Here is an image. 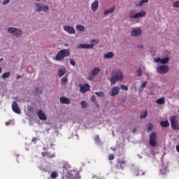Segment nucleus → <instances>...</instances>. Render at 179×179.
Masks as SVG:
<instances>
[{"label": "nucleus", "mask_w": 179, "mask_h": 179, "mask_svg": "<svg viewBox=\"0 0 179 179\" xmlns=\"http://www.w3.org/2000/svg\"><path fill=\"white\" fill-rule=\"evenodd\" d=\"M146 16V12L144 10H141L140 13H135L134 17L135 19H137L138 17H143Z\"/></svg>", "instance_id": "obj_20"}, {"label": "nucleus", "mask_w": 179, "mask_h": 179, "mask_svg": "<svg viewBox=\"0 0 179 179\" xmlns=\"http://www.w3.org/2000/svg\"><path fill=\"white\" fill-rule=\"evenodd\" d=\"M147 116H148V111L145 110L143 113H141L140 115V119L143 120L144 118H146Z\"/></svg>", "instance_id": "obj_31"}, {"label": "nucleus", "mask_w": 179, "mask_h": 179, "mask_svg": "<svg viewBox=\"0 0 179 179\" xmlns=\"http://www.w3.org/2000/svg\"><path fill=\"white\" fill-rule=\"evenodd\" d=\"M94 141L96 145H100L101 143V141L100 140V136L96 135L95 137H94Z\"/></svg>", "instance_id": "obj_24"}, {"label": "nucleus", "mask_w": 179, "mask_h": 179, "mask_svg": "<svg viewBox=\"0 0 179 179\" xmlns=\"http://www.w3.org/2000/svg\"><path fill=\"white\" fill-rule=\"evenodd\" d=\"M160 125L162 127L166 128L170 126V123L169 122V120L161 121Z\"/></svg>", "instance_id": "obj_22"}, {"label": "nucleus", "mask_w": 179, "mask_h": 179, "mask_svg": "<svg viewBox=\"0 0 179 179\" xmlns=\"http://www.w3.org/2000/svg\"><path fill=\"white\" fill-rule=\"evenodd\" d=\"M115 159V155L114 154H110L108 155V160L111 161V160H114Z\"/></svg>", "instance_id": "obj_42"}, {"label": "nucleus", "mask_w": 179, "mask_h": 179, "mask_svg": "<svg viewBox=\"0 0 179 179\" xmlns=\"http://www.w3.org/2000/svg\"><path fill=\"white\" fill-rule=\"evenodd\" d=\"M92 101L93 102V103L94 105L96 106V107H98V108L100 107V106L97 104V101L96 100V96H92Z\"/></svg>", "instance_id": "obj_34"}, {"label": "nucleus", "mask_w": 179, "mask_h": 179, "mask_svg": "<svg viewBox=\"0 0 179 179\" xmlns=\"http://www.w3.org/2000/svg\"><path fill=\"white\" fill-rule=\"evenodd\" d=\"M60 103L61 104H66V105L71 104V99L67 97L61 96L60 97Z\"/></svg>", "instance_id": "obj_16"}, {"label": "nucleus", "mask_w": 179, "mask_h": 179, "mask_svg": "<svg viewBox=\"0 0 179 179\" xmlns=\"http://www.w3.org/2000/svg\"><path fill=\"white\" fill-rule=\"evenodd\" d=\"M155 103H157L159 105L165 104V103H166L165 97H161V98L157 99L155 101Z\"/></svg>", "instance_id": "obj_21"}, {"label": "nucleus", "mask_w": 179, "mask_h": 179, "mask_svg": "<svg viewBox=\"0 0 179 179\" xmlns=\"http://www.w3.org/2000/svg\"><path fill=\"white\" fill-rule=\"evenodd\" d=\"M58 177V173L56 171H53L50 174V178L55 179Z\"/></svg>", "instance_id": "obj_33"}, {"label": "nucleus", "mask_w": 179, "mask_h": 179, "mask_svg": "<svg viewBox=\"0 0 179 179\" xmlns=\"http://www.w3.org/2000/svg\"><path fill=\"white\" fill-rule=\"evenodd\" d=\"M134 173L136 176H140V173H141L142 176H144L145 174L144 172H142V171H138V170H136Z\"/></svg>", "instance_id": "obj_37"}, {"label": "nucleus", "mask_w": 179, "mask_h": 179, "mask_svg": "<svg viewBox=\"0 0 179 179\" xmlns=\"http://www.w3.org/2000/svg\"><path fill=\"white\" fill-rule=\"evenodd\" d=\"M36 94L35 96H39L41 94H43V90L42 88L36 87V90H35Z\"/></svg>", "instance_id": "obj_28"}, {"label": "nucleus", "mask_w": 179, "mask_h": 179, "mask_svg": "<svg viewBox=\"0 0 179 179\" xmlns=\"http://www.w3.org/2000/svg\"><path fill=\"white\" fill-rule=\"evenodd\" d=\"M157 134L155 132H152L150 135V142L148 143L149 145L153 148L157 145Z\"/></svg>", "instance_id": "obj_9"}, {"label": "nucleus", "mask_w": 179, "mask_h": 179, "mask_svg": "<svg viewBox=\"0 0 179 179\" xmlns=\"http://www.w3.org/2000/svg\"><path fill=\"white\" fill-rule=\"evenodd\" d=\"M95 94H96V96H101V97L105 96L104 92H95Z\"/></svg>", "instance_id": "obj_36"}, {"label": "nucleus", "mask_w": 179, "mask_h": 179, "mask_svg": "<svg viewBox=\"0 0 179 179\" xmlns=\"http://www.w3.org/2000/svg\"><path fill=\"white\" fill-rule=\"evenodd\" d=\"M99 179H102V178H99Z\"/></svg>", "instance_id": "obj_61"}, {"label": "nucleus", "mask_w": 179, "mask_h": 179, "mask_svg": "<svg viewBox=\"0 0 179 179\" xmlns=\"http://www.w3.org/2000/svg\"><path fill=\"white\" fill-rule=\"evenodd\" d=\"M92 43H94L98 44V43H99V41H96L95 39H93V40L92 41Z\"/></svg>", "instance_id": "obj_51"}, {"label": "nucleus", "mask_w": 179, "mask_h": 179, "mask_svg": "<svg viewBox=\"0 0 179 179\" xmlns=\"http://www.w3.org/2000/svg\"><path fill=\"white\" fill-rule=\"evenodd\" d=\"M132 132L135 134V132H136V129H134V130H132Z\"/></svg>", "instance_id": "obj_55"}, {"label": "nucleus", "mask_w": 179, "mask_h": 179, "mask_svg": "<svg viewBox=\"0 0 179 179\" xmlns=\"http://www.w3.org/2000/svg\"><path fill=\"white\" fill-rule=\"evenodd\" d=\"M120 88H121L122 90L125 91V92H127V91H128V87H127V86L124 85H120Z\"/></svg>", "instance_id": "obj_39"}, {"label": "nucleus", "mask_w": 179, "mask_h": 179, "mask_svg": "<svg viewBox=\"0 0 179 179\" xmlns=\"http://www.w3.org/2000/svg\"><path fill=\"white\" fill-rule=\"evenodd\" d=\"M37 115H38V117H39L40 120H46L45 113H44L42 110H38Z\"/></svg>", "instance_id": "obj_17"}, {"label": "nucleus", "mask_w": 179, "mask_h": 179, "mask_svg": "<svg viewBox=\"0 0 179 179\" xmlns=\"http://www.w3.org/2000/svg\"><path fill=\"white\" fill-rule=\"evenodd\" d=\"M41 155H43V157H48V158L55 157V153H51L50 152H43V153H41Z\"/></svg>", "instance_id": "obj_18"}, {"label": "nucleus", "mask_w": 179, "mask_h": 179, "mask_svg": "<svg viewBox=\"0 0 179 179\" xmlns=\"http://www.w3.org/2000/svg\"><path fill=\"white\" fill-rule=\"evenodd\" d=\"M123 72H122L120 69H115L112 73V77L110 78L111 85H114L117 81L123 80Z\"/></svg>", "instance_id": "obj_1"}, {"label": "nucleus", "mask_w": 179, "mask_h": 179, "mask_svg": "<svg viewBox=\"0 0 179 179\" xmlns=\"http://www.w3.org/2000/svg\"><path fill=\"white\" fill-rule=\"evenodd\" d=\"M138 48H143V45H138Z\"/></svg>", "instance_id": "obj_54"}, {"label": "nucleus", "mask_w": 179, "mask_h": 179, "mask_svg": "<svg viewBox=\"0 0 179 179\" xmlns=\"http://www.w3.org/2000/svg\"><path fill=\"white\" fill-rule=\"evenodd\" d=\"M146 85H147V82H143V83L141 84L142 90L145 88Z\"/></svg>", "instance_id": "obj_48"}, {"label": "nucleus", "mask_w": 179, "mask_h": 179, "mask_svg": "<svg viewBox=\"0 0 179 179\" xmlns=\"http://www.w3.org/2000/svg\"><path fill=\"white\" fill-rule=\"evenodd\" d=\"M171 127L173 129H179V124L177 120L176 116H171L170 117Z\"/></svg>", "instance_id": "obj_7"}, {"label": "nucleus", "mask_w": 179, "mask_h": 179, "mask_svg": "<svg viewBox=\"0 0 179 179\" xmlns=\"http://www.w3.org/2000/svg\"><path fill=\"white\" fill-rule=\"evenodd\" d=\"M142 35V30L140 28H134L131 31L132 37L138 38Z\"/></svg>", "instance_id": "obj_10"}, {"label": "nucleus", "mask_w": 179, "mask_h": 179, "mask_svg": "<svg viewBox=\"0 0 179 179\" xmlns=\"http://www.w3.org/2000/svg\"><path fill=\"white\" fill-rule=\"evenodd\" d=\"M12 110H13V112H15V113H17V114L21 113V110L19 108V106H17V103L15 101H14L12 103Z\"/></svg>", "instance_id": "obj_14"}, {"label": "nucleus", "mask_w": 179, "mask_h": 179, "mask_svg": "<svg viewBox=\"0 0 179 179\" xmlns=\"http://www.w3.org/2000/svg\"><path fill=\"white\" fill-rule=\"evenodd\" d=\"M101 71V69L99 67L96 66L92 69V71H90V75L88 76V80L90 81L94 80L95 76H96Z\"/></svg>", "instance_id": "obj_4"}, {"label": "nucleus", "mask_w": 179, "mask_h": 179, "mask_svg": "<svg viewBox=\"0 0 179 179\" xmlns=\"http://www.w3.org/2000/svg\"><path fill=\"white\" fill-rule=\"evenodd\" d=\"M10 0H4L3 1L2 5H7L8 3H9Z\"/></svg>", "instance_id": "obj_49"}, {"label": "nucleus", "mask_w": 179, "mask_h": 179, "mask_svg": "<svg viewBox=\"0 0 179 179\" xmlns=\"http://www.w3.org/2000/svg\"><path fill=\"white\" fill-rule=\"evenodd\" d=\"M134 15H135V12L134 10H131L130 13H129V18L135 19Z\"/></svg>", "instance_id": "obj_35"}, {"label": "nucleus", "mask_w": 179, "mask_h": 179, "mask_svg": "<svg viewBox=\"0 0 179 179\" xmlns=\"http://www.w3.org/2000/svg\"><path fill=\"white\" fill-rule=\"evenodd\" d=\"M20 78H21V76H18L17 77V79H20Z\"/></svg>", "instance_id": "obj_57"}, {"label": "nucleus", "mask_w": 179, "mask_h": 179, "mask_svg": "<svg viewBox=\"0 0 179 179\" xmlns=\"http://www.w3.org/2000/svg\"><path fill=\"white\" fill-rule=\"evenodd\" d=\"M8 32L19 38L22 34V31L19 28L10 27L8 28Z\"/></svg>", "instance_id": "obj_6"}, {"label": "nucleus", "mask_w": 179, "mask_h": 179, "mask_svg": "<svg viewBox=\"0 0 179 179\" xmlns=\"http://www.w3.org/2000/svg\"><path fill=\"white\" fill-rule=\"evenodd\" d=\"M148 131H150L153 129V125L152 123H150L147 125Z\"/></svg>", "instance_id": "obj_38"}, {"label": "nucleus", "mask_w": 179, "mask_h": 179, "mask_svg": "<svg viewBox=\"0 0 179 179\" xmlns=\"http://www.w3.org/2000/svg\"><path fill=\"white\" fill-rule=\"evenodd\" d=\"M3 61V58L0 59V62Z\"/></svg>", "instance_id": "obj_58"}, {"label": "nucleus", "mask_w": 179, "mask_h": 179, "mask_svg": "<svg viewBox=\"0 0 179 179\" xmlns=\"http://www.w3.org/2000/svg\"><path fill=\"white\" fill-rule=\"evenodd\" d=\"M95 178V176H93V178Z\"/></svg>", "instance_id": "obj_60"}, {"label": "nucleus", "mask_w": 179, "mask_h": 179, "mask_svg": "<svg viewBox=\"0 0 179 179\" xmlns=\"http://www.w3.org/2000/svg\"><path fill=\"white\" fill-rule=\"evenodd\" d=\"M69 61H70L71 65H72L73 66H76V62H75L74 59H69Z\"/></svg>", "instance_id": "obj_45"}, {"label": "nucleus", "mask_w": 179, "mask_h": 179, "mask_svg": "<svg viewBox=\"0 0 179 179\" xmlns=\"http://www.w3.org/2000/svg\"><path fill=\"white\" fill-rule=\"evenodd\" d=\"M36 1H47V0H36Z\"/></svg>", "instance_id": "obj_59"}, {"label": "nucleus", "mask_w": 179, "mask_h": 179, "mask_svg": "<svg viewBox=\"0 0 179 179\" xmlns=\"http://www.w3.org/2000/svg\"><path fill=\"white\" fill-rule=\"evenodd\" d=\"M169 71V67L167 65L158 66L157 68V72L158 73L164 74Z\"/></svg>", "instance_id": "obj_8"}, {"label": "nucleus", "mask_w": 179, "mask_h": 179, "mask_svg": "<svg viewBox=\"0 0 179 179\" xmlns=\"http://www.w3.org/2000/svg\"><path fill=\"white\" fill-rule=\"evenodd\" d=\"M115 10V8H109L106 10L104 11V15H109L111 13L114 12Z\"/></svg>", "instance_id": "obj_29"}, {"label": "nucleus", "mask_w": 179, "mask_h": 179, "mask_svg": "<svg viewBox=\"0 0 179 179\" xmlns=\"http://www.w3.org/2000/svg\"><path fill=\"white\" fill-rule=\"evenodd\" d=\"M66 73V69H59V77H62L65 75Z\"/></svg>", "instance_id": "obj_27"}, {"label": "nucleus", "mask_w": 179, "mask_h": 179, "mask_svg": "<svg viewBox=\"0 0 179 179\" xmlns=\"http://www.w3.org/2000/svg\"><path fill=\"white\" fill-rule=\"evenodd\" d=\"M76 29H77V30L80 31V32H83L85 30V26H83L81 24H77Z\"/></svg>", "instance_id": "obj_26"}, {"label": "nucleus", "mask_w": 179, "mask_h": 179, "mask_svg": "<svg viewBox=\"0 0 179 179\" xmlns=\"http://www.w3.org/2000/svg\"><path fill=\"white\" fill-rule=\"evenodd\" d=\"M141 1L143 2L144 3H146L149 2V0H141Z\"/></svg>", "instance_id": "obj_52"}, {"label": "nucleus", "mask_w": 179, "mask_h": 179, "mask_svg": "<svg viewBox=\"0 0 179 179\" xmlns=\"http://www.w3.org/2000/svg\"><path fill=\"white\" fill-rule=\"evenodd\" d=\"M169 61V57H165L164 59H162L161 64H167Z\"/></svg>", "instance_id": "obj_32"}, {"label": "nucleus", "mask_w": 179, "mask_h": 179, "mask_svg": "<svg viewBox=\"0 0 179 179\" xmlns=\"http://www.w3.org/2000/svg\"><path fill=\"white\" fill-rule=\"evenodd\" d=\"M2 71H3V68L0 66V74L1 73Z\"/></svg>", "instance_id": "obj_56"}, {"label": "nucleus", "mask_w": 179, "mask_h": 179, "mask_svg": "<svg viewBox=\"0 0 179 179\" xmlns=\"http://www.w3.org/2000/svg\"><path fill=\"white\" fill-rule=\"evenodd\" d=\"M117 164H115L113 171L115 173H117L118 170H124V168L127 166V161L124 159V158L120 159L118 158L117 160Z\"/></svg>", "instance_id": "obj_3"}, {"label": "nucleus", "mask_w": 179, "mask_h": 179, "mask_svg": "<svg viewBox=\"0 0 179 179\" xmlns=\"http://www.w3.org/2000/svg\"><path fill=\"white\" fill-rule=\"evenodd\" d=\"M143 1H141V0L140 1H138V3H137V4H136V6H138V7H142L143 6Z\"/></svg>", "instance_id": "obj_44"}, {"label": "nucleus", "mask_w": 179, "mask_h": 179, "mask_svg": "<svg viewBox=\"0 0 179 179\" xmlns=\"http://www.w3.org/2000/svg\"><path fill=\"white\" fill-rule=\"evenodd\" d=\"M13 120H8L7 122H6V126H9L10 124H13Z\"/></svg>", "instance_id": "obj_47"}, {"label": "nucleus", "mask_w": 179, "mask_h": 179, "mask_svg": "<svg viewBox=\"0 0 179 179\" xmlns=\"http://www.w3.org/2000/svg\"><path fill=\"white\" fill-rule=\"evenodd\" d=\"M113 57H114V53L113 52H108L106 54H104V58L106 59L113 58Z\"/></svg>", "instance_id": "obj_23"}, {"label": "nucleus", "mask_w": 179, "mask_h": 179, "mask_svg": "<svg viewBox=\"0 0 179 179\" xmlns=\"http://www.w3.org/2000/svg\"><path fill=\"white\" fill-rule=\"evenodd\" d=\"M63 28H64V30L66 31L69 34H76L75 29L72 26L66 25V26H64Z\"/></svg>", "instance_id": "obj_13"}, {"label": "nucleus", "mask_w": 179, "mask_h": 179, "mask_svg": "<svg viewBox=\"0 0 179 179\" xmlns=\"http://www.w3.org/2000/svg\"><path fill=\"white\" fill-rule=\"evenodd\" d=\"M136 73L137 74L138 76H141L143 74V71L141 69H138L137 71H136Z\"/></svg>", "instance_id": "obj_41"}, {"label": "nucleus", "mask_w": 179, "mask_h": 179, "mask_svg": "<svg viewBox=\"0 0 179 179\" xmlns=\"http://www.w3.org/2000/svg\"><path fill=\"white\" fill-rule=\"evenodd\" d=\"M35 6L36 7V10H35V11H36L37 13H40V12L46 13L47 11L49 10V6L44 4L35 3Z\"/></svg>", "instance_id": "obj_5"}, {"label": "nucleus", "mask_w": 179, "mask_h": 179, "mask_svg": "<svg viewBox=\"0 0 179 179\" xmlns=\"http://www.w3.org/2000/svg\"><path fill=\"white\" fill-rule=\"evenodd\" d=\"M37 140H38V138H37L34 137V138L31 139V142H33L34 143H36Z\"/></svg>", "instance_id": "obj_50"}, {"label": "nucleus", "mask_w": 179, "mask_h": 179, "mask_svg": "<svg viewBox=\"0 0 179 179\" xmlns=\"http://www.w3.org/2000/svg\"><path fill=\"white\" fill-rule=\"evenodd\" d=\"M10 76V72H6V73L2 74L1 78L2 79H7Z\"/></svg>", "instance_id": "obj_30"}, {"label": "nucleus", "mask_w": 179, "mask_h": 179, "mask_svg": "<svg viewBox=\"0 0 179 179\" xmlns=\"http://www.w3.org/2000/svg\"><path fill=\"white\" fill-rule=\"evenodd\" d=\"M94 45L93 43L92 44H86V43H80L77 46V48L80 49H92L94 48Z\"/></svg>", "instance_id": "obj_11"}, {"label": "nucleus", "mask_w": 179, "mask_h": 179, "mask_svg": "<svg viewBox=\"0 0 179 179\" xmlns=\"http://www.w3.org/2000/svg\"><path fill=\"white\" fill-rule=\"evenodd\" d=\"M90 90V85L89 84L86 83L83 85H80V92L85 94L86 92H88Z\"/></svg>", "instance_id": "obj_12"}, {"label": "nucleus", "mask_w": 179, "mask_h": 179, "mask_svg": "<svg viewBox=\"0 0 179 179\" xmlns=\"http://www.w3.org/2000/svg\"><path fill=\"white\" fill-rule=\"evenodd\" d=\"M71 55V51L69 49H63L61 50L56 55V60L57 61H62L66 57H69Z\"/></svg>", "instance_id": "obj_2"}, {"label": "nucleus", "mask_w": 179, "mask_h": 179, "mask_svg": "<svg viewBox=\"0 0 179 179\" xmlns=\"http://www.w3.org/2000/svg\"><path fill=\"white\" fill-rule=\"evenodd\" d=\"M81 105H82L83 108H86V107H87V103L84 101H83L81 102Z\"/></svg>", "instance_id": "obj_43"}, {"label": "nucleus", "mask_w": 179, "mask_h": 179, "mask_svg": "<svg viewBox=\"0 0 179 179\" xmlns=\"http://www.w3.org/2000/svg\"><path fill=\"white\" fill-rule=\"evenodd\" d=\"M98 8H99V1L98 0H95L92 3V10L93 12H95L96 10H97Z\"/></svg>", "instance_id": "obj_19"}, {"label": "nucleus", "mask_w": 179, "mask_h": 179, "mask_svg": "<svg viewBox=\"0 0 179 179\" xmlns=\"http://www.w3.org/2000/svg\"><path fill=\"white\" fill-rule=\"evenodd\" d=\"M176 150L178 152H179V145H176Z\"/></svg>", "instance_id": "obj_53"}, {"label": "nucleus", "mask_w": 179, "mask_h": 179, "mask_svg": "<svg viewBox=\"0 0 179 179\" xmlns=\"http://www.w3.org/2000/svg\"><path fill=\"white\" fill-rule=\"evenodd\" d=\"M173 8H179V1L173 3Z\"/></svg>", "instance_id": "obj_40"}, {"label": "nucleus", "mask_w": 179, "mask_h": 179, "mask_svg": "<svg viewBox=\"0 0 179 179\" xmlns=\"http://www.w3.org/2000/svg\"><path fill=\"white\" fill-rule=\"evenodd\" d=\"M120 87H113L110 91L111 96H115L120 94Z\"/></svg>", "instance_id": "obj_15"}, {"label": "nucleus", "mask_w": 179, "mask_h": 179, "mask_svg": "<svg viewBox=\"0 0 179 179\" xmlns=\"http://www.w3.org/2000/svg\"><path fill=\"white\" fill-rule=\"evenodd\" d=\"M162 59H161L160 57H157V59H155V63H159V62L162 63Z\"/></svg>", "instance_id": "obj_46"}, {"label": "nucleus", "mask_w": 179, "mask_h": 179, "mask_svg": "<svg viewBox=\"0 0 179 179\" xmlns=\"http://www.w3.org/2000/svg\"><path fill=\"white\" fill-rule=\"evenodd\" d=\"M69 80H68V77H63L62 79H61L60 83L62 85H65L66 83H68Z\"/></svg>", "instance_id": "obj_25"}]
</instances>
